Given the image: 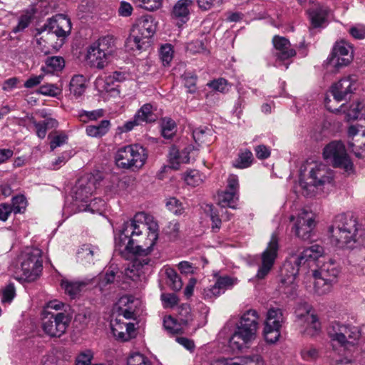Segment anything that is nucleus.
Returning a JSON list of instances; mask_svg holds the SVG:
<instances>
[{
  "label": "nucleus",
  "mask_w": 365,
  "mask_h": 365,
  "mask_svg": "<svg viewBox=\"0 0 365 365\" xmlns=\"http://www.w3.org/2000/svg\"><path fill=\"white\" fill-rule=\"evenodd\" d=\"M119 239L128 252L145 257L153 251L158 239V225L150 220L145 212L137 213L133 219L123 223Z\"/></svg>",
  "instance_id": "obj_1"
},
{
  "label": "nucleus",
  "mask_w": 365,
  "mask_h": 365,
  "mask_svg": "<svg viewBox=\"0 0 365 365\" xmlns=\"http://www.w3.org/2000/svg\"><path fill=\"white\" fill-rule=\"evenodd\" d=\"M323 247L314 245L303 250L299 255H292L284 262L281 268L279 291L287 297H294L297 294L296 278L301 269H306L309 262L314 261L323 252Z\"/></svg>",
  "instance_id": "obj_2"
},
{
  "label": "nucleus",
  "mask_w": 365,
  "mask_h": 365,
  "mask_svg": "<svg viewBox=\"0 0 365 365\" xmlns=\"http://www.w3.org/2000/svg\"><path fill=\"white\" fill-rule=\"evenodd\" d=\"M259 317L255 309L246 311L240 317L237 327L229 340L230 346L240 351L256 339Z\"/></svg>",
  "instance_id": "obj_3"
},
{
  "label": "nucleus",
  "mask_w": 365,
  "mask_h": 365,
  "mask_svg": "<svg viewBox=\"0 0 365 365\" xmlns=\"http://www.w3.org/2000/svg\"><path fill=\"white\" fill-rule=\"evenodd\" d=\"M356 220L352 215L339 214L329 227L331 240L340 248H352L356 242Z\"/></svg>",
  "instance_id": "obj_4"
},
{
  "label": "nucleus",
  "mask_w": 365,
  "mask_h": 365,
  "mask_svg": "<svg viewBox=\"0 0 365 365\" xmlns=\"http://www.w3.org/2000/svg\"><path fill=\"white\" fill-rule=\"evenodd\" d=\"M115 50L116 46L112 36L100 38L88 48L86 60L91 67L102 69L108 65Z\"/></svg>",
  "instance_id": "obj_5"
},
{
  "label": "nucleus",
  "mask_w": 365,
  "mask_h": 365,
  "mask_svg": "<svg viewBox=\"0 0 365 365\" xmlns=\"http://www.w3.org/2000/svg\"><path fill=\"white\" fill-rule=\"evenodd\" d=\"M147 158L144 147L132 144L119 148L115 153V161L120 168L135 171L145 165Z\"/></svg>",
  "instance_id": "obj_6"
},
{
  "label": "nucleus",
  "mask_w": 365,
  "mask_h": 365,
  "mask_svg": "<svg viewBox=\"0 0 365 365\" xmlns=\"http://www.w3.org/2000/svg\"><path fill=\"white\" fill-rule=\"evenodd\" d=\"M20 279L26 282L36 280L42 271L41 250L38 248H28L21 255Z\"/></svg>",
  "instance_id": "obj_7"
},
{
  "label": "nucleus",
  "mask_w": 365,
  "mask_h": 365,
  "mask_svg": "<svg viewBox=\"0 0 365 365\" xmlns=\"http://www.w3.org/2000/svg\"><path fill=\"white\" fill-rule=\"evenodd\" d=\"M323 156L334 168L343 169L349 173L353 170V163L341 141H332L327 145L323 150Z\"/></svg>",
  "instance_id": "obj_8"
},
{
  "label": "nucleus",
  "mask_w": 365,
  "mask_h": 365,
  "mask_svg": "<svg viewBox=\"0 0 365 365\" xmlns=\"http://www.w3.org/2000/svg\"><path fill=\"white\" fill-rule=\"evenodd\" d=\"M42 314L41 327L45 334L51 337H60L65 333L70 322L68 315L47 310H43Z\"/></svg>",
  "instance_id": "obj_9"
},
{
  "label": "nucleus",
  "mask_w": 365,
  "mask_h": 365,
  "mask_svg": "<svg viewBox=\"0 0 365 365\" xmlns=\"http://www.w3.org/2000/svg\"><path fill=\"white\" fill-rule=\"evenodd\" d=\"M97 180L94 175L86 174L81 177L76 182L72 190V197L76 205L79 207L78 202L83 203V208L79 210H87L91 207L88 204L93 192L96 189Z\"/></svg>",
  "instance_id": "obj_10"
},
{
  "label": "nucleus",
  "mask_w": 365,
  "mask_h": 365,
  "mask_svg": "<svg viewBox=\"0 0 365 365\" xmlns=\"http://www.w3.org/2000/svg\"><path fill=\"white\" fill-rule=\"evenodd\" d=\"M309 182L300 180L299 184L304 190L303 195L310 197L314 192V188H321L332 184L333 175L331 170L324 165L315 166L309 171Z\"/></svg>",
  "instance_id": "obj_11"
},
{
  "label": "nucleus",
  "mask_w": 365,
  "mask_h": 365,
  "mask_svg": "<svg viewBox=\"0 0 365 365\" xmlns=\"http://www.w3.org/2000/svg\"><path fill=\"white\" fill-rule=\"evenodd\" d=\"M328 334L333 342H337L341 346L353 344L361 336L358 327L333 322L328 329Z\"/></svg>",
  "instance_id": "obj_12"
},
{
  "label": "nucleus",
  "mask_w": 365,
  "mask_h": 365,
  "mask_svg": "<svg viewBox=\"0 0 365 365\" xmlns=\"http://www.w3.org/2000/svg\"><path fill=\"white\" fill-rule=\"evenodd\" d=\"M339 273V269L331 261L323 264L319 269L313 272L315 288L322 289V293L329 291L332 283L336 282Z\"/></svg>",
  "instance_id": "obj_13"
},
{
  "label": "nucleus",
  "mask_w": 365,
  "mask_h": 365,
  "mask_svg": "<svg viewBox=\"0 0 365 365\" xmlns=\"http://www.w3.org/2000/svg\"><path fill=\"white\" fill-rule=\"evenodd\" d=\"M283 322V314L279 308H271L268 310L264 327V336L267 342L274 344L280 336L281 324Z\"/></svg>",
  "instance_id": "obj_14"
},
{
  "label": "nucleus",
  "mask_w": 365,
  "mask_h": 365,
  "mask_svg": "<svg viewBox=\"0 0 365 365\" xmlns=\"http://www.w3.org/2000/svg\"><path fill=\"white\" fill-rule=\"evenodd\" d=\"M353 60V48L345 40L336 42L332 49L330 56L327 58V63L339 69L349 65Z\"/></svg>",
  "instance_id": "obj_15"
},
{
  "label": "nucleus",
  "mask_w": 365,
  "mask_h": 365,
  "mask_svg": "<svg viewBox=\"0 0 365 365\" xmlns=\"http://www.w3.org/2000/svg\"><path fill=\"white\" fill-rule=\"evenodd\" d=\"M71 22L63 14H58L47 19L46 22L37 29L40 34L45 31L48 34H55L58 38H65L71 32Z\"/></svg>",
  "instance_id": "obj_16"
},
{
  "label": "nucleus",
  "mask_w": 365,
  "mask_h": 365,
  "mask_svg": "<svg viewBox=\"0 0 365 365\" xmlns=\"http://www.w3.org/2000/svg\"><path fill=\"white\" fill-rule=\"evenodd\" d=\"M279 250L278 239L272 235L267 248L261 255L262 264L256 274L257 279H264L273 267Z\"/></svg>",
  "instance_id": "obj_17"
},
{
  "label": "nucleus",
  "mask_w": 365,
  "mask_h": 365,
  "mask_svg": "<svg viewBox=\"0 0 365 365\" xmlns=\"http://www.w3.org/2000/svg\"><path fill=\"white\" fill-rule=\"evenodd\" d=\"M356 81L355 76H349L334 83L330 88L334 98L338 102L349 99L356 90Z\"/></svg>",
  "instance_id": "obj_18"
},
{
  "label": "nucleus",
  "mask_w": 365,
  "mask_h": 365,
  "mask_svg": "<svg viewBox=\"0 0 365 365\" xmlns=\"http://www.w3.org/2000/svg\"><path fill=\"white\" fill-rule=\"evenodd\" d=\"M310 310L309 304H299L295 310V315L299 323L304 322L307 324L308 334L314 335L320 330L321 327L317 315L310 314Z\"/></svg>",
  "instance_id": "obj_19"
},
{
  "label": "nucleus",
  "mask_w": 365,
  "mask_h": 365,
  "mask_svg": "<svg viewBox=\"0 0 365 365\" xmlns=\"http://www.w3.org/2000/svg\"><path fill=\"white\" fill-rule=\"evenodd\" d=\"M315 227L313 215L311 212L302 210L298 215L294 223V229L295 235L303 240L311 238L312 232Z\"/></svg>",
  "instance_id": "obj_20"
},
{
  "label": "nucleus",
  "mask_w": 365,
  "mask_h": 365,
  "mask_svg": "<svg viewBox=\"0 0 365 365\" xmlns=\"http://www.w3.org/2000/svg\"><path fill=\"white\" fill-rule=\"evenodd\" d=\"M157 23L151 15H145L139 18L133 25L132 31L148 41L156 31Z\"/></svg>",
  "instance_id": "obj_21"
},
{
  "label": "nucleus",
  "mask_w": 365,
  "mask_h": 365,
  "mask_svg": "<svg viewBox=\"0 0 365 365\" xmlns=\"http://www.w3.org/2000/svg\"><path fill=\"white\" fill-rule=\"evenodd\" d=\"M272 43L276 51L274 56L277 59L285 61L296 55V51L292 48L291 43L287 38L274 36Z\"/></svg>",
  "instance_id": "obj_22"
},
{
  "label": "nucleus",
  "mask_w": 365,
  "mask_h": 365,
  "mask_svg": "<svg viewBox=\"0 0 365 365\" xmlns=\"http://www.w3.org/2000/svg\"><path fill=\"white\" fill-rule=\"evenodd\" d=\"M310 21V29L324 28L329 13L327 7L318 5L307 11Z\"/></svg>",
  "instance_id": "obj_23"
},
{
  "label": "nucleus",
  "mask_w": 365,
  "mask_h": 365,
  "mask_svg": "<svg viewBox=\"0 0 365 365\" xmlns=\"http://www.w3.org/2000/svg\"><path fill=\"white\" fill-rule=\"evenodd\" d=\"M193 4V0H178L173 7L172 17L186 23L189 20L190 8Z\"/></svg>",
  "instance_id": "obj_24"
},
{
  "label": "nucleus",
  "mask_w": 365,
  "mask_h": 365,
  "mask_svg": "<svg viewBox=\"0 0 365 365\" xmlns=\"http://www.w3.org/2000/svg\"><path fill=\"white\" fill-rule=\"evenodd\" d=\"M86 284L84 282L69 281L68 279H62L61 283L65 293L71 299L76 298Z\"/></svg>",
  "instance_id": "obj_25"
},
{
  "label": "nucleus",
  "mask_w": 365,
  "mask_h": 365,
  "mask_svg": "<svg viewBox=\"0 0 365 365\" xmlns=\"http://www.w3.org/2000/svg\"><path fill=\"white\" fill-rule=\"evenodd\" d=\"M99 249L98 247L91 244L83 245L77 252V257L81 262L91 263L93 262V257L98 255Z\"/></svg>",
  "instance_id": "obj_26"
},
{
  "label": "nucleus",
  "mask_w": 365,
  "mask_h": 365,
  "mask_svg": "<svg viewBox=\"0 0 365 365\" xmlns=\"http://www.w3.org/2000/svg\"><path fill=\"white\" fill-rule=\"evenodd\" d=\"M253 160L252 153L250 150H240L237 158L232 161V165L235 168L245 169L251 166Z\"/></svg>",
  "instance_id": "obj_27"
},
{
  "label": "nucleus",
  "mask_w": 365,
  "mask_h": 365,
  "mask_svg": "<svg viewBox=\"0 0 365 365\" xmlns=\"http://www.w3.org/2000/svg\"><path fill=\"white\" fill-rule=\"evenodd\" d=\"M65 66L64 58L61 56L48 57L45 61V66H42L41 70L44 73H53L56 71H61Z\"/></svg>",
  "instance_id": "obj_28"
},
{
  "label": "nucleus",
  "mask_w": 365,
  "mask_h": 365,
  "mask_svg": "<svg viewBox=\"0 0 365 365\" xmlns=\"http://www.w3.org/2000/svg\"><path fill=\"white\" fill-rule=\"evenodd\" d=\"M212 133L211 128L207 126H200L193 130L192 137L198 145L203 143L208 145L212 141Z\"/></svg>",
  "instance_id": "obj_29"
},
{
  "label": "nucleus",
  "mask_w": 365,
  "mask_h": 365,
  "mask_svg": "<svg viewBox=\"0 0 365 365\" xmlns=\"http://www.w3.org/2000/svg\"><path fill=\"white\" fill-rule=\"evenodd\" d=\"M348 148L356 158L365 159V131L360 134L354 142L349 141Z\"/></svg>",
  "instance_id": "obj_30"
},
{
  "label": "nucleus",
  "mask_w": 365,
  "mask_h": 365,
  "mask_svg": "<svg viewBox=\"0 0 365 365\" xmlns=\"http://www.w3.org/2000/svg\"><path fill=\"white\" fill-rule=\"evenodd\" d=\"M110 126V120H103L98 125H88L86 128V132L88 136L93 138H101L109 131Z\"/></svg>",
  "instance_id": "obj_31"
},
{
  "label": "nucleus",
  "mask_w": 365,
  "mask_h": 365,
  "mask_svg": "<svg viewBox=\"0 0 365 365\" xmlns=\"http://www.w3.org/2000/svg\"><path fill=\"white\" fill-rule=\"evenodd\" d=\"M140 123H150L156 121L158 116L153 112V106L150 103L144 104L135 115Z\"/></svg>",
  "instance_id": "obj_32"
},
{
  "label": "nucleus",
  "mask_w": 365,
  "mask_h": 365,
  "mask_svg": "<svg viewBox=\"0 0 365 365\" xmlns=\"http://www.w3.org/2000/svg\"><path fill=\"white\" fill-rule=\"evenodd\" d=\"M127 47L132 50H144L150 46V41L143 38L142 36L131 31L130 35L126 40Z\"/></svg>",
  "instance_id": "obj_33"
},
{
  "label": "nucleus",
  "mask_w": 365,
  "mask_h": 365,
  "mask_svg": "<svg viewBox=\"0 0 365 365\" xmlns=\"http://www.w3.org/2000/svg\"><path fill=\"white\" fill-rule=\"evenodd\" d=\"M85 82L86 78L83 75L73 76L69 83L71 94H73L76 98L81 96L86 89Z\"/></svg>",
  "instance_id": "obj_34"
},
{
  "label": "nucleus",
  "mask_w": 365,
  "mask_h": 365,
  "mask_svg": "<svg viewBox=\"0 0 365 365\" xmlns=\"http://www.w3.org/2000/svg\"><path fill=\"white\" fill-rule=\"evenodd\" d=\"M205 214L212 221V230L214 232H217L222 225L217 209L212 204H206L202 207Z\"/></svg>",
  "instance_id": "obj_35"
},
{
  "label": "nucleus",
  "mask_w": 365,
  "mask_h": 365,
  "mask_svg": "<svg viewBox=\"0 0 365 365\" xmlns=\"http://www.w3.org/2000/svg\"><path fill=\"white\" fill-rule=\"evenodd\" d=\"M162 135L166 139H171L175 133L176 123L170 118L165 117L161 119Z\"/></svg>",
  "instance_id": "obj_36"
},
{
  "label": "nucleus",
  "mask_w": 365,
  "mask_h": 365,
  "mask_svg": "<svg viewBox=\"0 0 365 365\" xmlns=\"http://www.w3.org/2000/svg\"><path fill=\"white\" fill-rule=\"evenodd\" d=\"M165 274L169 280L168 284L170 288L174 291L180 290L182 287V282L175 270L172 268H168L165 270Z\"/></svg>",
  "instance_id": "obj_37"
},
{
  "label": "nucleus",
  "mask_w": 365,
  "mask_h": 365,
  "mask_svg": "<svg viewBox=\"0 0 365 365\" xmlns=\"http://www.w3.org/2000/svg\"><path fill=\"white\" fill-rule=\"evenodd\" d=\"M165 205L169 211L176 215H181L184 213V207L182 202L176 197H170L168 199Z\"/></svg>",
  "instance_id": "obj_38"
},
{
  "label": "nucleus",
  "mask_w": 365,
  "mask_h": 365,
  "mask_svg": "<svg viewBox=\"0 0 365 365\" xmlns=\"http://www.w3.org/2000/svg\"><path fill=\"white\" fill-rule=\"evenodd\" d=\"M363 108L364 105L360 102L351 105L346 113L348 120L365 118V114L362 113Z\"/></svg>",
  "instance_id": "obj_39"
},
{
  "label": "nucleus",
  "mask_w": 365,
  "mask_h": 365,
  "mask_svg": "<svg viewBox=\"0 0 365 365\" xmlns=\"http://www.w3.org/2000/svg\"><path fill=\"white\" fill-rule=\"evenodd\" d=\"M185 181L187 185L195 187L202 182L200 173L197 170H191L185 174Z\"/></svg>",
  "instance_id": "obj_40"
},
{
  "label": "nucleus",
  "mask_w": 365,
  "mask_h": 365,
  "mask_svg": "<svg viewBox=\"0 0 365 365\" xmlns=\"http://www.w3.org/2000/svg\"><path fill=\"white\" fill-rule=\"evenodd\" d=\"M103 115L102 109L92 111L81 110L78 114V118L83 123H87L88 120H96Z\"/></svg>",
  "instance_id": "obj_41"
},
{
  "label": "nucleus",
  "mask_w": 365,
  "mask_h": 365,
  "mask_svg": "<svg viewBox=\"0 0 365 365\" xmlns=\"http://www.w3.org/2000/svg\"><path fill=\"white\" fill-rule=\"evenodd\" d=\"M27 202L24 195H17L13 197L12 204L11 205L14 214L24 213L26 210Z\"/></svg>",
  "instance_id": "obj_42"
},
{
  "label": "nucleus",
  "mask_w": 365,
  "mask_h": 365,
  "mask_svg": "<svg viewBox=\"0 0 365 365\" xmlns=\"http://www.w3.org/2000/svg\"><path fill=\"white\" fill-rule=\"evenodd\" d=\"M178 317L182 324H188L192 320L190 307L187 304H182L178 308Z\"/></svg>",
  "instance_id": "obj_43"
},
{
  "label": "nucleus",
  "mask_w": 365,
  "mask_h": 365,
  "mask_svg": "<svg viewBox=\"0 0 365 365\" xmlns=\"http://www.w3.org/2000/svg\"><path fill=\"white\" fill-rule=\"evenodd\" d=\"M38 92L43 96L56 97L61 93V89L56 84L46 83L40 86Z\"/></svg>",
  "instance_id": "obj_44"
},
{
  "label": "nucleus",
  "mask_w": 365,
  "mask_h": 365,
  "mask_svg": "<svg viewBox=\"0 0 365 365\" xmlns=\"http://www.w3.org/2000/svg\"><path fill=\"white\" fill-rule=\"evenodd\" d=\"M207 85L212 90L219 91L220 93H225L229 91L228 81L223 78H219L217 79L211 81Z\"/></svg>",
  "instance_id": "obj_45"
},
{
  "label": "nucleus",
  "mask_w": 365,
  "mask_h": 365,
  "mask_svg": "<svg viewBox=\"0 0 365 365\" xmlns=\"http://www.w3.org/2000/svg\"><path fill=\"white\" fill-rule=\"evenodd\" d=\"M93 359V353L91 350H86L81 352L76 357L75 365H103L101 364H93L92 360Z\"/></svg>",
  "instance_id": "obj_46"
},
{
  "label": "nucleus",
  "mask_w": 365,
  "mask_h": 365,
  "mask_svg": "<svg viewBox=\"0 0 365 365\" xmlns=\"http://www.w3.org/2000/svg\"><path fill=\"white\" fill-rule=\"evenodd\" d=\"M138 6L148 11H154L162 5V0H133Z\"/></svg>",
  "instance_id": "obj_47"
},
{
  "label": "nucleus",
  "mask_w": 365,
  "mask_h": 365,
  "mask_svg": "<svg viewBox=\"0 0 365 365\" xmlns=\"http://www.w3.org/2000/svg\"><path fill=\"white\" fill-rule=\"evenodd\" d=\"M237 192L226 190L220 196V204L222 207H229L235 209V207L232 204L236 197Z\"/></svg>",
  "instance_id": "obj_48"
},
{
  "label": "nucleus",
  "mask_w": 365,
  "mask_h": 365,
  "mask_svg": "<svg viewBox=\"0 0 365 365\" xmlns=\"http://www.w3.org/2000/svg\"><path fill=\"white\" fill-rule=\"evenodd\" d=\"M235 281H236V279H235L227 275H225V276L219 277L217 279L215 284L217 286V287L219 288V289L220 290V292L222 293H224V292L226 289L232 287L234 285V284L235 283Z\"/></svg>",
  "instance_id": "obj_49"
},
{
  "label": "nucleus",
  "mask_w": 365,
  "mask_h": 365,
  "mask_svg": "<svg viewBox=\"0 0 365 365\" xmlns=\"http://www.w3.org/2000/svg\"><path fill=\"white\" fill-rule=\"evenodd\" d=\"M173 51L170 44H165L160 50V58L164 66L168 65L173 59Z\"/></svg>",
  "instance_id": "obj_50"
},
{
  "label": "nucleus",
  "mask_w": 365,
  "mask_h": 365,
  "mask_svg": "<svg viewBox=\"0 0 365 365\" xmlns=\"http://www.w3.org/2000/svg\"><path fill=\"white\" fill-rule=\"evenodd\" d=\"M151 361L140 353L131 354L127 360V365H150Z\"/></svg>",
  "instance_id": "obj_51"
},
{
  "label": "nucleus",
  "mask_w": 365,
  "mask_h": 365,
  "mask_svg": "<svg viewBox=\"0 0 365 365\" xmlns=\"http://www.w3.org/2000/svg\"><path fill=\"white\" fill-rule=\"evenodd\" d=\"M16 295V290L14 283H9L5 287L1 292V302L10 303Z\"/></svg>",
  "instance_id": "obj_52"
},
{
  "label": "nucleus",
  "mask_w": 365,
  "mask_h": 365,
  "mask_svg": "<svg viewBox=\"0 0 365 365\" xmlns=\"http://www.w3.org/2000/svg\"><path fill=\"white\" fill-rule=\"evenodd\" d=\"M164 308H171L178 303V297L174 293H163L160 296Z\"/></svg>",
  "instance_id": "obj_53"
},
{
  "label": "nucleus",
  "mask_w": 365,
  "mask_h": 365,
  "mask_svg": "<svg viewBox=\"0 0 365 365\" xmlns=\"http://www.w3.org/2000/svg\"><path fill=\"white\" fill-rule=\"evenodd\" d=\"M180 230V225L178 221L173 220L168 223L163 231L170 238L175 239L177 237Z\"/></svg>",
  "instance_id": "obj_54"
},
{
  "label": "nucleus",
  "mask_w": 365,
  "mask_h": 365,
  "mask_svg": "<svg viewBox=\"0 0 365 365\" xmlns=\"http://www.w3.org/2000/svg\"><path fill=\"white\" fill-rule=\"evenodd\" d=\"M301 356L306 361H314L319 357L318 350L313 346L304 347L301 351Z\"/></svg>",
  "instance_id": "obj_55"
},
{
  "label": "nucleus",
  "mask_w": 365,
  "mask_h": 365,
  "mask_svg": "<svg viewBox=\"0 0 365 365\" xmlns=\"http://www.w3.org/2000/svg\"><path fill=\"white\" fill-rule=\"evenodd\" d=\"M163 326L165 330L170 334H178L179 332V327L176 321L171 316H168L164 318Z\"/></svg>",
  "instance_id": "obj_56"
},
{
  "label": "nucleus",
  "mask_w": 365,
  "mask_h": 365,
  "mask_svg": "<svg viewBox=\"0 0 365 365\" xmlns=\"http://www.w3.org/2000/svg\"><path fill=\"white\" fill-rule=\"evenodd\" d=\"M222 292L215 283L212 286L204 289L202 295L203 298L207 300H212L219 297Z\"/></svg>",
  "instance_id": "obj_57"
},
{
  "label": "nucleus",
  "mask_w": 365,
  "mask_h": 365,
  "mask_svg": "<svg viewBox=\"0 0 365 365\" xmlns=\"http://www.w3.org/2000/svg\"><path fill=\"white\" fill-rule=\"evenodd\" d=\"M169 160L171 168L178 170L180 166V151L175 146H173L170 150Z\"/></svg>",
  "instance_id": "obj_58"
},
{
  "label": "nucleus",
  "mask_w": 365,
  "mask_h": 365,
  "mask_svg": "<svg viewBox=\"0 0 365 365\" xmlns=\"http://www.w3.org/2000/svg\"><path fill=\"white\" fill-rule=\"evenodd\" d=\"M31 22V18L27 15H22L19 19L18 24L12 29L14 33H18L24 31L27 28Z\"/></svg>",
  "instance_id": "obj_59"
},
{
  "label": "nucleus",
  "mask_w": 365,
  "mask_h": 365,
  "mask_svg": "<svg viewBox=\"0 0 365 365\" xmlns=\"http://www.w3.org/2000/svg\"><path fill=\"white\" fill-rule=\"evenodd\" d=\"M133 9L132 5L126 1H121L118 10V15L123 17H128L131 16Z\"/></svg>",
  "instance_id": "obj_60"
},
{
  "label": "nucleus",
  "mask_w": 365,
  "mask_h": 365,
  "mask_svg": "<svg viewBox=\"0 0 365 365\" xmlns=\"http://www.w3.org/2000/svg\"><path fill=\"white\" fill-rule=\"evenodd\" d=\"M255 151L258 159L264 160L270 156V150L264 145H259L255 147Z\"/></svg>",
  "instance_id": "obj_61"
},
{
  "label": "nucleus",
  "mask_w": 365,
  "mask_h": 365,
  "mask_svg": "<svg viewBox=\"0 0 365 365\" xmlns=\"http://www.w3.org/2000/svg\"><path fill=\"white\" fill-rule=\"evenodd\" d=\"M68 136L66 134H59L53 137L50 143V148L53 150L57 147H59L66 143Z\"/></svg>",
  "instance_id": "obj_62"
},
{
  "label": "nucleus",
  "mask_w": 365,
  "mask_h": 365,
  "mask_svg": "<svg viewBox=\"0 0 365 365\" xmlns=\"http://www.w3.org/2000/svg\"><path fill=\"white\" fill-rule=\"evenodd\" d=\"M11 212H14V210L11 205L7 203L0 204V220L6 221Z\"/></svg>",
  "instance_id": "obj_63"
},
{
  "label": "nucleus",
  "mask_w": 365,
  "mask_h": 365,
  "mask_svg": "<svg viewBox=\"0 0 365 365\" xmlns=\"http://www.w3.org/2000/svg\"><path fill=\"white\" fill-rule=\"evenodd\" d=\"M349 34L356 39L365 38V27L354 26L349 29Z\"/></svg>",
  "instance_id": "obj_64"
}]
</instances>
